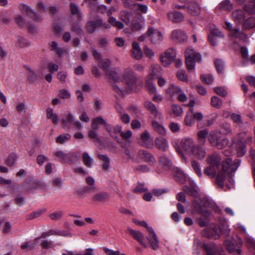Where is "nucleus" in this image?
I'll list each match as a JSON object with an SVG mask.
<instances>
[{
	"instance_id": "f257e3e1",
	"label": "nucleus",
	"mask_w": 255,
	"mask_h": 255,
	"mask_svg": "<svg viewBox=\"0 0 255 255\" xmlns=\"http://www.w3.org/2000/svg\"><path fill=\"white\" fill-rule=\"evenodd\" d=\"M222 160V158L220 154L209 155L206 160L208 165L204 169V173L210 177H214L216 175L217 184L220 188L226 190L231 188L228 184V182L232 185H234L233 177L240 165L241 161L239 159L233 160L231 158H227L222 161L220 167Z\"/></svg>"
},
{
	"instance_id": "f03ea898",
	"label": "nucleus",
	"mask_w": 255,
	"mask_h": 255,
	"mask_svg": "<svg viewBox=\"0 0 255 255\" xmlns=\"http://www.w3.org/2000/svg\"><path fill=\"white\" fill-rule=\"evenodd\" d=\"M93 55L105 72L106 75L114 81L119 83L113 85L114 91L119 95L124 96L125 94L133 92L137 89V77L133 70L129 67L125 69L122 75L121 79L114 68H111V61L109 59L102 61L101 55L96 49L92 50Z\"/></svg>"
},
{
	"instance_id": "7ed1b4c3",
	"label": "nucleus",
	"mask_w": 255,
	"mask_h": 255,
	"mask_svg": "<svg viewBox=\"0 0 255 255\" xmlns=\"http://www.w3.org/2000/svg\"><path fill=\"white\" fill-rule=\"evenodd\" d=\"M181 149L174 147L177 152L184 157L183 152L190 157H194L199 159H203L206 155V151L205 148L196 144L194 139L190 137L186 136L182 138L180 141Z\"/></svg>"
},
{
	"instance_id": "20e7f679",
	"label": "nucleus",
	"mask_w": 255,
	"mask_h": 255,
	"mask_svg": "<svg viewBox=\"0 0 255 255\" xmlns=\"http://www.w3.org/2000/svg\"><path fill=\"white\" fill-rule=\"evenodd\" d=\"M211 226L206 227L202 232V236L207 238L213 237L217 239L220 235L227 237L230 232L228 224H211Z\"/></svg>"
},
{
	"instance_id": "39448f33",
	"label": "nucleus",
	"mask_w": 255,
	"mask_h": 255,
	"mask_svg": "<svg viewBox=\"0 0 255 255\" xmlns=\"http://www.w3.org/2000/svg\"><path fill=\"white\" fill-rule=\"evenodd\" d=\"M244 10L249 13L255 14V0H252L248 4L245 5L244 10L236 9L232 12L231 18L236 24L242 25L246 18Z\"/></svg>"
},
{
	"instance_id": "423d86ee",
	"label": "nucleus",
	"mask_w": 255,
	"mask_h": 255,
	"mask_svg": "<svg viewBox=\"0 0 255 255\" xmlns=\"http://www.w3.org/2000/svg\"><path fill=\"white\" fill-rule=\"evenodd\" d=\"M252 139V137L245 132L239 134L233 139V146L236 148L238 156H243L245 154L247 151L245 142H250Z\"/></svg>"
},
{
	"instance_id": "0eeeda50",
	"label": "nucleus",
	"mask_w": 255,
	"mask_h": 255,
	"mask_svg": "<svg viewBox=\"0 0 255 255\" xmlns=\"http://www.w3.org/2000/svg\"><path fill=\"white\" fill-rule=\"evenodd\" d=\"M185 57L186 67L189 71H194L196 62H200L202 60L201 55L192 47H189L185 50Z\"/></svg>"
},
{
	"instance_id": "6e6552de",
	"label": "nucleus",
	"mask_w": 255,
	"mask_h": 255,
	"mask_svg": "<svg viewBox=\"0 0 255 255\" xmlns=\"http://www.w3.org/2000/svg\"><path fill=\"white\" fill-rule=\"evenodd\" d=\"M219 131L214 130L211 131L208 136V140L210 143L218 149H222L226 147L229 142L228 138L221 137L218 136Z\"/></svg>"
},
{
	"instance_id": "1a4fd4ad",
	"label": "nucleus",
	"mask_w": 255,
	"mask_h": 255,
	"mask_svg": "<svg viewBox=\"0 0 255 255\" xmlns=\"http://www.w3.org/2000/svg\"><path fill=\"white\" fill-rule=\"evenodd\" d=\"M242 244V241L241 238L236 236L235 238H231L226 239L224 242V245L227 250L230 253H237L241 254V250L240 247Z\"/></svg>"
},
{
	"instance_id": "9d476101",
	"label": "nucleus",
	"mask_w": 255,
	"mask_h": 255,
	"mask_svg": "<svg viewBox=\"0 0 255 255\" xmlns=\"http://www.w3.org/2000/svg\"><path fill=\"white\" fill-rule=\"evenodd\" d=\"M226 26L225 28L229 31V35L232 38L238 39L244 42L248 41V38L246 34L241 31L239 28H234L232 23L227 20L225 21Z\"/></svg>"
},
{
	"instance_id": "9b49d317",
	"label": "nucleus",
	"mask_w": 255,
	"mask_h": 255,
	"mask_svg": "<svg viewBox=\"0 0 255 255\" xmlns=\"http://www.w3.org/2000/svg\"><path fill=\"white\" fill-rule=\"evenodd\" d=\"M176 55L175 49L172 48H169L161 54L160 56V61L163 66H168L174 61Z\"/></svg>"
},
{
	"instance_id": "f8f14e48",
	"label": "nucleus",
	"mask_w": 255,
	"mask_h": 255,
	"mask_svg": "<svg viewBox=\"0 0 255 255\" xmlns=\"http://www.w3.org/2000/svg\"><path fill=\"white\" fill-rule=\"evenodd\" d=\"M166 92L171 95H176L178 100L181 102L184 103L187 101V95L179 87L171 84L166 89Z\"/></svg>"
},
{
	"instance_id": "ddd939ff",
	"label": "nucleus",
	"mask_w": 255,
	"mask_h": 255,
	"mask_svg": "<svg viewBox=\"0 0 255 255\" xmlns=\"http://www.w3.org/2000/svg\"><path fill=\"white\" fill-rule=\"evenodd\" d=\"M108 21L109 24L104 22L102 20H99L97 21L96 24L106 29L110 28L111 26L115 27L118 29H122L125 27L123 22L118 20L116 18L113 16L109 17Z\"/></svg>"
},
{
	"instance_id": "4468645a",
	"label": "nucleus",
	"mask_w": 255,
	"mask_h": 255,
	"mask_svg": "<svg viewBox=\"0 0 255 255\" xmlns=\"http://www.w3.org/2000/svg\"><path fill=\"white\" fill-rule=\"evenodd\" d=\"M146 34L151 42L154 44L160 43L163 39V36L161 31L153 27L148 28L146 31Z\"/></svg>"
},
{
	"instance_id": "2eb2a0df",
	"label": "nucleus",
	"mask_w": 255,
	"mask_h": 255,
	"mask_svg": "<svg viewBox=\"0 0 255 255\" xmlns=\"http://www.w3.org/2000/svg\"><path fill=\"white\" fill-rule=\"evenodd\" d=\"M208 206V204H203V200L201 201V204H199L196 201L193 202L194 209L196 212L199 213L198 217L197 218L199 220H197L196 221L198 223H205V221L203 220V218L205 217V214H209V213L208 212L206 213L204 208Z\"/></svg>"
},
{
	"instance_id": "dca6fc26",
	"label": "nucleus",
	"mask_w": 255,
	"mask_h": 255,
	"mask_svg": "<svg viewBox=\"0 0 255 255\" xmlns=\"http://www.w3.org/2000/svg\"><path fill=\"white\" fill-rule=\"evenodd\" d=\"M148 232V241L152 249L156 250L159 248V242L157 237L152 227L148 224H143Z\"/></svg>"
},
{
	"instance_id": "f3484780",
	"label": "nucleus",
	"mask_w": 255,
	"mask_h": 255,
	"mask_svg": "<svg viewBox=\"0 0 255 255\" xmlns=\"http://www.w3.org/2000/svg\"><path fill=\"white\" fill-rule=\"evenodd\" d=\"M127 232L135 240L138 241L141 246L144 247H147V244L145 243L144 237L141 232L133 230L130 228H128Z\"/></svg>"
},
{
	"instance_id": "a211bd4d",
	"label": "nucleus",
	"mask_w": 255,
	"mask_h": 255,
	"mask_svg": "<svg viewBox=\"0 0 255 255\" xmlns=\"http://www.w3.org/2000/svg\"><path fill=\"white\" fill-rule=\"evenodd\" d=\"M171 38L178 42H184L187 39V36L185 32L181 29L174 30L171 34Z\"/></svg>"
},
{
	"instance_id": "6ab92c4d",
	"label": "nucleus",
	"mask_w": 255,
	"mask_h": 255,
	"mask_svg": "<svg viewBox=\"0 0 255 255\" xmlns=\"http://www.w3.org/2000/svg\"><path fill=\"white\" fill-rule=\"evenodd\" d=\"M52 235L68 236H71V234L68 232H66L63 230L60 231L59 230H50L49 231L42 233L40 237L39 238H37L36 239V240L39 239V238H45L47 237Z\"/></svg>"
},
{
	"instance_id": "aec40b11",
	"label": "nucleus",
	"mask_w": 255,
	"mask_h": 255,
	"mask_svg": "<svg viewBox=\"0 0 255 255\" xmlns=\"http://www.w3.org/2000/svg\"><path fill=\"white\" fill-rule=\"evenodd\" d=\"M162 74V69L161 67L157 64H153L150 67L149 74L147 77L153 79L160 77Z\"/></svg>"
},
{
	"instance_id": "412c9836",
	"label": "nucleus",
	"mask_w": 255,
	"mask_h": 255,
	"mask_svg": "<svg viewBox=\"0 0 255 255\" xmlns=\"http://www.w3.org/2000/svg\"><path fill=\"white\" fill-rule=\"evenodd\" d=\"M186 8L188 12L192 15H197L200 12V7L196 1H190L186 5Z\"/></svg>"
},
{
	"instance_id": "4be33fe9",
	"label": "nucleus",
	"mask_w": 255,
	"mask_h": 255,
	"mask_svg": "<svg viewBox=\"0 0 255 255\" xmlns=\"http://www.w3.org/2000/svg\"><path fill=\"white\" fill-rule=\"evenodd\" d=\"M204 248L207 253V255H223L222 253H218L217 247L213 243H207L204 245Z\"/></svg>"
},
{
	"instance_id": "5701e85b",
	"label": "nucleus",
	"mask_w": 255,
	"mask_h": 255,
	"mask_svg": "<svg viewBox=\"0 0 255 255\" xmlns=\"http://www.w3.org/2000/svg\"><path fill=\"white\" fill-rule=\"evenodd\" d=\"M168 19L173 22H179L184 19V16L180 12L170 11L167 14Z\"/></svg>"
},
{
	"instance_id": "b1692460",
	"label": "nucleus",
	"mask_w": 255,
	"mask_h": 255,
	"mask_svg": "<svg viewBox=\"0 0 255 255\" xmlns=\"http://www.w3.org/2000/svg\"><path fill=\"white\" fill-rule=\"evenodd\" d=\"M132 47V57L136 60L141 59L142 57L143 54L139 44L137 42H133Z\"/></svg>"
},
{
	"instance_id": "393cba45",
	"label": "nucleus",
	"mask_w": 255,
	"mask_h": 255,
	"mask_svg": "<svg viewBox=\"0 0 255 255\" xmlns=\"http://www.w3.org/2000/svg\"><path fill=\"white\" fill-rule=\"evenodd\" d=\"M144 107L145 109L149 111L151 115L155 118H157L158 116L160 115L157 108L155 105L151 101H146L144 103Z\"/></svg>"
},
{
	"instance_id": "a878e982",
	"label": "nucleus",
	"mask_w": 255,
	"mask_h": 255,
	"mask_svg": "<svg viewBox=\"0 0 255 255\" xmlns=\"http://www.w3.org/2000/svg\"><path fill=\"white\" fill-rule=\"evenodd\" d=\"M22 10L26 13L28 15L31 17L34 21L39 22L41 21V18L29 6L27 5H23Z\"/></svg>"
},
{
	"instance_id": "bb28decb",
	"label": "nucleus",
	"mask_w": 255,
	"mask_h": 255,
	"mask_svg": "<svg viewBox=\"0 0 255 255\" xmlns=\"http://www.w3.org/2000/svg\"><path fill=\"white\" fill-rule=\"evenodd\" d=\"M145 89L150 94H156L157 89L156 86L153 83V79L149 78H146L145 79Z\"/></svg>"
},
{
	"instance_id": "cd10ccee",
	"label": "nucleus",
	"mask_w": 255,
	"mask_h": 255,
	"mask_svg": "<svg viewBox=\"0 0 255 255\" xmlns=\"http://www.w3.org/2000/svg\"><path fill=\"white\" fill-rule=\"evenodd\" d=\"M140 143L144 146L149 147L152 144V140L147 131H145L141 134Z\"/></svg>"
},
{
	"instance_id": "c85d7f7f",
	"label": "nucleus",
	"mask_w": 255,
	"mask_h": 255,
	"mask_svg": "<svg viewBox=\"0 0 255 255\" xmlns=\"http://www.w3.org/2000/svg\"><path fill=\"white\" fill-rule=\"evenodd\" d=\"M209 135V131L207 129H203L199 131L197 133V140L199 144L203 146L206 141V138Z\"/></svg>"
},
{
	"instance_id": "c756f323",
	"label": "nucleus",
	"mask_w": 255,
	"mask_h": 255,
	"mask_svg": "<svg viewBox=\"0 0 255 255\" xmlns=\"http://www.w3.org/2000/svg\"><path fill=\"white\" fill-rule=\"evenodd\" d=\"M242 26L245 29H251L255 27V17L253 16L248 17L246 15V18L242 24Z\"/></svg>"
},
{
	"instance_id": "7c9ffc66",
	"label": "nucleus",
	"mask_w": 255,
	"mask_h": 255,
	"mask_svg": "<svg viewBox=\"0 0 255 255\" xmlns=\"http://www.w3.org/2000/svg\"><path fill=\"white\" fill-rule=\"evenodd\" d=\"M140 156L143 158L145 161L149 163L150 164L154 165L155 163L154 157L150 153L146 151H140Z\"/></svg>"
},
{
	"instance_id": "2f4dec72",
	"label": "nucleus",
	"mask_w": 255,
	"mask_h": 255,
	"mask_svg": "<svg viewBox=\"0 0 255 255\" xmlns=\"http://www.w3.org/2000/svg\"><path fill=\"white\" fill-rule=\"evenodd\" d=\"M155 143L156 147L160 150H165L168 148V142L164 138H156Z\"/></svg>"
},
{
	"instance_id": "473e14b6",
	"label": "nucleus",
	"mask_w": 255,
	"mask_h": 255,
	"mask_svg": "<svg viewBox=\"0 0 255 255\" xmlns=\"http://www.w3.org/2000/svg\"><path fill=\"white\" fill-rule=\"evenodd\" d=\"M46 117L48 119H51L55 124H57L59 120L58 115L54 113L53 109L51 108H48L46 109Z\"/></svg>"
},
{
	"instance_id": "72a5a7b5",
	"label": "nucleus",
	"mask_w": 255,
	"mask_h": 255,
	"mask_svg": "<svg viewBox=\"0 0 255 255\" xmlns=\"http://www.w3.org/2000/svg\"><path fill=\"white\" fill-rule=\"evenodd\" d=\"M152 126L154 129L159 134L164 135L166 132L165 128L160 123L156 121L152 123Z\"/></svg>"
},
{
	"instance_id": "f704fd0d",
	"label": "nucleus",
	"mask_w": 255,
	"mask_h": 255,
	"mask_svg": "<svg viewBox=\"0 0 255 255\" xmlns=\"http://www.w3.org/2000/svg\"><path fill=\"white\" fill-rule=\"evenodd\" d=\"M104 124H105V121L102 117H98L93 120L92 128L93 130H96L98 129L99 125H104Z\"/></svg>"
},
{
	"instance_id": "c9c22d12",
	"label": "nucleus",
	"mask_w": 255,
	"mask_h": 255,
	"mask_svg": "<svg viewBox=\"0 0 255 255\" xmlns=\"http://www.w3.org/2000/svg\"><path fill=\"white\" fill-rule=\"evenodd\" d=\"M175 178L176 181L180 183H183L186 180V176L184 173L179 169L175 170Z\"/></svg>"
},
{
	"instance_id": "e433bc0d",
	"label": "nucleus",
	"mask_w": 255,
	"mask_h": 255,
	"mask_svg": "<svg viewBox=\"0 0 255 255\" xmlns=\"http://www.w3.org/2000/svg\"><path fill=\"white\" fill-rule=\"evenodd\" d=\"M223 105L222 100L217 96H213L211 99V105L216 108L220 109Z\"/></svg>"
},
{
	"instance_id": "4c0bfd02",
	"label": "nucleus",
	"mask_w": 255,
	"mask_h": 255,
	"mask_svg": "<svg viewBox=\"0 0 255 255\" xmlns=\"http://www.w3.org/2000/svg\"><path fill=\"white\" fill-rule=\"evenodd\" d=\"M49 46L51 50L55 51L60 56H62L64 53V50L58 46L55 41H52L49 43Z\"/></svg>"
},
{
	"instance_id": "58836bf2",
	"label": "nucleus",
	"mask_w": 255,
	"mask_h": 255,
	"mask_svg": "<svg viewBox=\"0 0 255 255\" xmlns=\"http://www.w3.org/2000/svg\"><path fill=\"white\" fill-rule=\"evenodd\" d=\"M108 198V195L106 192H100L95 194L93 196V200L96 201L103 202L106 200Z\"/></svg>"
},
{
	"instance_id": "ea45409f",
	"label": "nucleus",
	"mask_w": 255,
	"mask_h": 255,
	"mask_svg": "<svg viewBox=\"0 0 255 255\" xmlns=\"http://www.w3.org/2000/svg\"><path fill=\"white\" fill-rule=\"evenodd\" d=\"M131 16V14L130 12L123 10L121 12L120 18L125 23L128 24L129 23Z\"/></svg>"
},
{
	"instance_id": "a19ab883",
	"label": "nucleus",
	"mask_w": 255,
	"mask_h": 255,
	"mask_svg": "<svg viewBox=\"0 0 255 255\" xmlns=\"http://www.w3.org/2000/svg\"><path fill=\"white\" fill-rule=\"evenodd\" d=\"M171 109L175 117L181 116L183 112L182 108L177 104H173L171 107Z\"/></svg>"
},
{
	"instance_id": "79ce46f5",
	"label": "nucleus",
	"mask_w": 255,
	"mask_h": 255,
	"mask_svg": "<svg viewBox=\"0 0 255 255\" xmlns=\"http://www.w3.org/2000/svg\"><path fill=\"white\" fill-rule=\"evenodd\" d=\"M117 109L122 121L125 124H128L130 120L129 116L121 108H118Z\"/></svg>"
},
{
	"instance_id": "37998d69",
	"label": "nucleus",
	"mask_w": 255,
	"mask_h": 255,
	"mask_svg": "<svg viewBox=\"0 0 255 255\" xmlns=\"http://www.w3.org/2000/svg\"><path fill=\"white\" fill-rule=\"evenodd\" d=\"M219 7L223 10H230L233 8V5L229 0H224L219 5Z\"/></svg>"
},
{
	"instance_id": "c03bdc74",
	"label": "nucleus",
	"mask_w": 255,
	"mask_h": 255,
	"mask_svg": "<svg viewBox=\"0 0 255 255\" xmlns=\"http://www.w3.org/2000/svg\"><path fill=\"white\" fill-rule=\"evenodd\" d=\"M82 159L84 164L89 167L92 166L93 163V159L89 156L87 152L83 154Z\"/></svg>"
},
{
	"instance_id": "a18cd8bd",
	"label": "nucleus",
	"mask_w": 255,
	"mask_h": 255,
	"mask_svg": "<svg viewBox=\"0 0 255 255\" xmlns=\"http://www.w3.org/2000/svg\"><path fill=\"white\" fill-rule=\"evenodd\" d=\"M184 190L192 196L198 197L199 196L198 189L195 186L192 185L190 188L188 187H185Z\"/></svg>"
},
{
	"instance_id": "49530a36",
	"label": "nucleus",
	"mask_w": 255,
	"mask_h": 255,
	"mask_svg": "<svg viewBox=\"0 0 255 255\" xmlns=\"http://www.w3.org/2000/svg\"><path fill=\"white\" fill-rule=\"evenodd\" d=\"M55 154V155L63 162H66L69 157V155L68 154L60 150L57 151Z\"/></svg>"
},
{
	"instance_id": "de8ad7c7",
	"label": "nucleus",
	"mask_w": 255,
	"mask_h": 255,
	"mask_svg": "<svg viewBox=\"0 0 255 255\" xmlns=\"http://www.w3.org/2000/svg\"><path fill=\"white\" fill-rule=\"evenodd\" d=\"M214 91L219 96L226 97L228 94L227 90L222 87H216L214 88Z\"/></svg>"
},
{
	"instance_id": "09e8293b",
	"label": "nucleus",
	"mask_w": 255,
	"mask_h": 255,
	"mask_svg": "<svg viewBox=\"0 0 255 255\" xmlns=\"http://www.w3.org/2000/svg\"><path fill=\"white\" fill-rule=\"evenodd\" d=\"M98 157L99 159L104 162L103 165V168L105 169H107L110 165V160L108 157L106 155L99 154Z\"/></svg>"
},
{
	"instance_id": "8fccbe9b",
	"label": "nucleus",
	"mask_w": 255,
	"mask_h": 255,
	"mask_svg": "<svg viewBox=\"0 0 255 255\" xmlns=\"http://www.w3.org/2000/svg\"><path fill=\"white\" fill-rule=\"evenodd\" d=\"M209 35H212L213 36L217 37L219 38H224V35L223 34L219 28L215 27L212 28L210 30V33Z\"/></svg>"
},
{
	"instance_id": "3c124183",
	"label": "nucleus",
	"mask_w": 255,
	"mask_h": 255,
	"mask_svg": "<svg viewBox=\"0 0 255 255\" xmlns=\"http://www.w3.org/2000/svg\"><path fill=\"white\" fill-rule=\"evenodd\" d=\"M201 79L204 83L207 84H211L214 80V78L210 74H202Z\"/></svg>"
},
{
	"instance_id": "603ef678",
	"label": "nucleus",
	"mask_w": 255,
	"mask_h": 255,
	"mask_svg": "<svg viewBox=\"0 0 255 255\" xmlns=\"http://www.w3.org/2000/svg\"><path fill=\"white\" fill-rule=\"evenodd\" d=\"M176 76L178 80L187 83L188 79L187 75L185 74V70H180L177 72Z\"/></svg>"
},
{
	"instance_id": "864d4df0",
	"label": "nucleus",
	"mask_w": 255,
	"mask_h": 255,
	"mask_svg": "<svg viewBox=\"0 0 255 255\" xmlns=\"http://www.w3.org/2000/svg\"><path fill=\"white\" fill-rule=\"evenodd\" d=\"M70 9L73 15H76L78 17L81 16V13L78 6L73 3L70 4Z\"/></svg>"
},
{
	"instance_id": "5fc2aeb1",
	"label": "nucleus",
	"mask_w": 255,
	"mask_h": 255,
	"mask_svg": "<svg viewBox=\"0 0 255 255\" xmlns=\"http://www.w3.org/2000/svg\"><path fill=\"white\" fill-rule=\"evenodd\" d=\"M24 187L29 190L36 187V183L30 178L27 179L24 182Z\"/></svg>"
},
{
	"instance_id": "6e6d98bb",
	"label": "nucleus",
	"mask_w": 255,
	"mask_h": 255,
	"mask_svg": "<svg viewBox=\"0 0 255 255\" xmlns=\"http://www.w3.org/2000/svg\"><path fill=\"white\" fill-rule=\"evenodd\" d=\"M193 117V115H192L190 112L186 114L184 121L185 124L187 126H191L193 125L194 121Z\"/></svg>"
},
{
	"instance_id": "4d7b16f0",
	"label": "nucleus",
	"mask_w": 255,
	"mask_h": 255,
	"mask_svg": "<svg viewBox=\"0 0 255 255\" xmlns=\"http://www.w3.org/2000/svg\"><path fill=\"white\" fill-rule=\"evenodd\" d=\"M70 137L71 136L69 134L60 135L57 137L56 141L57 143H63L67 141Z\"/></svg>"
},
{
	"instance_id": "13d9d810",
	"label": "nucleus",
	"mask_w": 255,
	"mask_h": 255,
	"mask_svg": "<svg viewBox=\"0 0 255 255\" xmlns=\"http://www.w3.org/2000/svg\"><path fill=\"white\" fill-rule=\"evenodd\" d=\"M58 96L61 99H67L70 98L71 94L68 90L61 89L59 92Z\"/></svg>"
},
{
	"instance_id": "bf43d9fd",
	"label": "nucleus",
	"mask_w": 255,
	"mask_h": 255,
	"mask_svg": "<svg viewBox=\"0 0 255 255\" xmlns=\"http://www.w3.org/2000/svg\"><path fill=\"white\" fill-rule=\"evenodd\" d=\"M215 64L218 73H222L224 68L223 61L221 60L217 59L215 60Z\"/></svg>"
},
{
	"instance_id": "052dcab7",
	"label": "nucleus",
	"mask_w": 255,
	"mask_h": 255,
	"mask_svg": "<svg viewBox=\"0 0 255 255\" xmlns=\"http://www.w3.org/2000/svg\"><path fill=\"white\" fill-rule=\"evenodd\" d=\"M73 120V116L68 113L65 115V118L62 119V123L65 126H67L69 124L71 123Z\"/></svg>"
},
{
	"instance_id": "680f3d73",
	"label": "nucleus",
	"mask_w": 255,
	"mask_h": 255,
	"mask_svg": "<svg viewBox=\"0 0 255 255\" xmlns=\"http://www.w3.org/2000/svg\"><path fill=\"white\" fill-rule=\"evenodd\" d=\"M63 213L62 211L53 213L50 215V218L53 221H58L63 216Z\"/></svg>"
},
{
	"instance_id": "e2e57ef3",
	"label": "nucleus",
	"mask_w": 255,
	"mask_h": 255,
	"mask_svg": "<svg viewBox=\"0 0 255 255\" xmlns=\"http://www.w3.org/2000/svg\"><path fill=\"white\" fill-rule=\"evenodd\" d=\"M16 109L18 113H25L26 110V106L24 103L19 102L17 104Z\"/></svg>"
},
{
	"instance_id": "0e129e2a",
	"label": "nucleus",
	"mask_w": 255,
	"mask_h": 255,
	"mask_svg": "<svg viewBox=\"0 0 255 255\" xmlns=\"http://www.w3.org/2000/svg\"><path fill=\"white\" fill-rule=\"evenodd\" d=\"M246 243L250 249H255V241L251 237L246 238Z\"/></svg>"
},
{
	"instance_id": "69168bd1",
	"label": "nucleus",
	"mask_w": 255,
	"mask_h": 255,
	"mask_svg": "<svg viewBox=\"0 0 255 255\" xmlns=\"http://www.w3.org/2000/svg\"><path fill=\"white\" fill-rule=\"evenodd\" d=\"M231 118L233 121L238 126H241L243 124L240 115L237 114H233L232 115Z\"/></svg>"
},
{
	"instance_id": "338daca9",
	"label": "nucleus",
	"mask_w": 255,
	"mask_h": 255,
	"mask_svg": "<svg viewBox=\"0 0 255 255\" xmlns=\"http://www.w3.org/2000/svg\"><path fill=\"white\" fill-rule=\"evenodd\" d=\"M222 129L224 131V133L225 134H232V129L231 125L228 123H224L221 126Z\"/></svg>"
},
{
	"instance_id": "774afa93",
	"label": "nucleus",
	"mask_w": 255,
	"mask_h": 255,
	"mask_svg": "<svg viewBox=\"0 0 255 255\" xmlns=\"http://www.w3.org/2000/svg\"><path fill=\"white\" fill-rule=\"evenodd\" d=\"M192 166L193 169L196 172V173L199 176H201L202 175V172H201V170L200 166H199V164L197 162H196L195 161H193L192 162Z\"/></svg>"
}]
</instances>
